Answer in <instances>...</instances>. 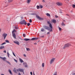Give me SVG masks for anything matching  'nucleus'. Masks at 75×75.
<instances>
[{
    "label": "nucleus",
    "instance_id": "9",
    "mask_svg": "<svg viewBox=\"0 0 75 75\" xmlns=\"http://www.w3.org/2000/svg\"><path fill=\"white\" fill-rule=\"evenodd\" d=\"M57 4L58 6H62V4L61 2H57Z\"/></svg>",
    "mask_w": 75,
    "mask_h": 75
},
{
    "label": "nucleus",
    "instance_id": "23",
    "mask_svg": "<svg viewBox=\"0 0 75 75\" xmlns=\"http://www.w3.org/2000/svg\"><path fill=\"white\" fill-rule=\"evenodd\" d=\"M20 71L21 72H23V69H20Z\"/></svg>",
    "mask_w": 75,
    "mask_h": 75
},
{
    "label": "nucleus",
    "instance_id": "15",
    "mask_svg": "<svg viewBox=\"0 0 75 75\" xmlns=\"http://www.w3.org/2000/svg\"><path fill=\"white\" fill-rule=\"evenodd\" d=\"M31 0H28L27 1V3L28 4H30L31 2Z\"/></svg>",
    "mask_w": 75,
    "mask_h": 75
},
{
    "label": "nucleus",
    "instance_id": "40",
    "mask_svg": "<svg viewBox=\"0 0 75 75\" xmlns=\"http://www.w3.org/2000/svg\"><path fill=\"white\" fill-rule=\"evenodd\" d=\"M14 59L15 61V62H16V63L17 62V60H16V59Z\"/></svg>",
    "mask_w": 75,
    "mask_h": 75
},
{
    "label": "nucleus",
    "instance_id": "11",
    "mask_svg": "<svg viewBox=\"0 0 75 75\" xmlns=\"http://www.w3.org/2000/svg\"><path fill=\"white\" fill-rule=\"evenodd\" d=\"M38 39V38H33L31 39V40H37Z\"/></svg>",
    "mask_w": 75,
    "mask_h": 75
},
{
    "label": "nucleus",
    "instance_id": "26",
    "mask_svg": "<svg viewBox=\"0 0 75 75\" xmlns=\"http://www.w3.org/2000/svg\"><path fill=\"white\" fill-rule=\"evenodd\" d=\"M62 26H64V25H65V24H64V23L63 22L62 23Z\"/></svg>",
    "mask_w": 75,
    "mask_h": 75
},
{
    "label": "nucleus",
    "instance_id": "2",
    "mask_svg": "<svg viewBox=\"0 0 75 75\" xmlns=\"http://www.w3.org/2000/svg\"><path fill=\"white\" fill-rule=\"evenodd\" d=\"M49 30L50 32H52V24H51L49 25Z\"/></svg>",
    "mask_w": 75,
    "mask_h": 75
},
{
    "label": "nucleus",
    "instance_id": "8",
    "mask_svg": "<svg viewBox=\"0 0 75 75\" xmlns=\"http://www.w3.org/2000/svg\"><path fill=\"white\" fill-rule=\"evenodd\" d=\"M54 60H55V59L54 58L52 59L50 61V64H52V63L54 62Z\"/></svg>",
    "mask_w": 75,
    "mask_h": 75
},
{
    "label": "nucleus",
    "instance_id": "29",
    "mask_svg": "<svg viewBox=\"0 0 75 75\" xmlns=\"http://www.w3.org/2000/svg\"><path fill=\"white\" fill-rule=\"evenodd\" d=\"M26 50H27V51H30V50H30V49L28 48H26Z\"/></svg>",
    "mask_w": 75,
    "mask_h": 75
},
{
    "label": "nucleus",
    "instance_id": "50",
    "mask_svg": "<svg viewBox=\"0 0 75 75\" xmlns=\"http://www.w3.org/2000/svg\"><path fill=\"white\" fill-rule=\"evenodd\" d=\"M4 53H6V51L4 50Z\"/></svg>",
    "mask_w": 75,
    "mask_h": 75
},
{
    "label": "nucleus",
    "instance_id": "13",
    "mask_svg": "<svg viewBox=\"0 0 75 75\" xmlns=\"http://www.w3.org/2000/svg\"><path fill=\"white\" fill-rule=\"evenodd\" d=\"M52 21L53 23H54L55 24V23H56V20L53 19V20H52Z\"/></svg>",
    "mask_w": 75,
    "mask_h": 75
},
{
    "label": "nucleus",
    "instance_id": "7",
    "mask_svg": "<svg viewBox=\"0 0 75 75\" xmlns=\"http://www.w3.org/2000/svg\"><path fill=\"white\" fill-rule=\"evenodd\" d=\"M43 28H44L45 29L48 30H49L50 31L49 27L48 26H43Z\"/></svg>",
    "mask_w": 75,
    "mask_h": 75
},
{
    "label": "nucleus",
    "instance_id": "12",
    "mask_svg": "<svg viewBox=\"0 0 75 75\" xmlns=\"http://www.w3.org/2000/svg\"><path fill=\"white\" fill-rule=\"evenodd\" d=\"M13 34V37L14 38H16V34H15L14 33H12Z\"/></svg>",
    "mask_w": 75,
    "mask_h": 75
},
{
    "label": "nucleus",
    "instance_id": "59",
    "mask_svg": "<svg viewBox=\"0 0 75 75\" xmlns=\"http://www.w3.org/2000/svg\"><path fill=\"white\" fill-rule=\"evenodd\" d=\"M33 75H35V74H34V73H33Z\"/></svg>",
    "mask_w": 75,
    "mask_h": 75
},
{
    "label": "nucleus",
    "instance_id": "21",
    "mask_svg": "<svg viewBox=\"0 0 75 75\" xmlns=\"http://www.w3.org/2000/svg\"><path fill=\"white\" fill-rule=\"evenodd\" d=\"M15 28L16 30H17V29H18V26H15Z\"/></svg>",
    "mask_w": 75,
    "mask_h": 75
},
{
    "label": "nucleus",
    "instance_id": "5",
    "mask_svg": "<svg viewBox=\"0 0 75 75\" xmlns=\"http://www.w3.org/2000/svg\"><path fill=\"white\" fill-rule=\"evenodd\" d=\"M7 34H6L5 33H4L2 34V36L4 37V39H6V37L7 36Z\"/></svg>",
    "mask_w": 75,
    "mask_h": 75
},
{
    "label": "nucleus",
    "instance_id": "1",
    "mask_svg": "<svg viewBox=\"0 0 75 75\" xmlns=\"http://www.w3.org/2000/svg\"><path fill=\"white\" fill-rule=\"evenodd\" d=\"M20 24H24V25H27V22L25 20H23L20 22Z\"/></svg>",
    "mask_w": 75,
    "mask_h": 75
},
{
    "label": "nucleus",
    "instance_id": "57",
    "mask_svg": "<svg viewBox=\"0 0 75 75\" xmlns=\"http://www.w3.org/2000/svg\"><path fill=\"white\" fill-rule=\"evenodd\" d=\"M1 75H4V74H1Z\"/></svg>",
    "mask_w": 75,
    "mask_h": 75
},
{
    "label": "nucleus",
    "instance_id": "58",
    "mask_svg": "<svg viewBox=\"0 0 75 75\" xmlns=\"http://www.w3.org/2000/svg\"><path fill=\"white\" fill-rule=\"evenodd\" d=\"M23 74H24V71L23 72Z\"/></svg>",
    "mask_w": 75,
    "mask_h": 75
},
{
    "label": "nucleus",
    "instance_id": "45",
    "mask_svg": "<svg viewBox=\"0 0 75 75\" xmlns=\"http://www.w3.org/2000/svg\"><path fill=\"white\" fill-rule=\"evenodd\" d=\"M59 31H61V30L62 29L61 28H59Z\"/></svg>",
    "mask_w": 75,
    "mask_h": 75
},
{
    "label": "nucleus",
    "instance_id": "39",
    "mask_svg": "<svg viewBox=\"0 0 75 75\" xmlns=\"http://www.w3.org/2000/svg\"><path fill=\"white\" fill-rule=\"evenodd\" d=\"M12 1H13V0H9L8 2H12Z\"/></svg>",
    "mask_w": 75,
    "mask_h": 75
},
{
    "label": "nucleus",
    "instance_id": "28",
    "mask_svg": "<svg viewBox=\"0 0 75 75\" xmlns=\"http://www.w3.org/2000/svg\"><path fill=\"white\" fill-rule=\"evenodd\" d=\"M53 75H57V72H55L54 74H53Z\"/></svg>",
    "mask_w": 75,
    "mask_h": 75
},
{
    "label": "nucleus",
    "instance_id": "20",
    "mask_svg": "<svg viewBox=\"0 0 75 75\" xmlns=\"http://www.w3.org/2000/svg\"><path fill=\"white\" fill-rule=\"evenodd\" d=\"M10 74H11V75H13V74L12 73V72H11V70H9L8 71Z\"/></svg>",
    "mask_w": 75,
    "mask_h": 75
},
{
    "label": "nucleus",
    "instance_id": "31",
    "mask_svg": "<svg viewBox=\"0 0 75 75\" xmlns=\"http://www.w3.org/2000/svg\"><path fill=\"white\" fill-rule=\"evenodd\" d=\"M6 62H7V63H8V64H11L10 63V62H9L8 61H6Z\"/></svg>",
    "mask_w": 75,
    "mask_h": 75
},
{
    "label": "nucleus",
    "instance_id": "17",
    "mask_svg": "<svg viewBox=\"0 0 75 75\" xmlns=\"http://www.w3.org/2000/svg\"><path fill=\"white\" fill-rule=\"evenodd\" d=\"M4 48V46H2L0 47V50H2Z\"/></svg>",
    "mask_w": 75,
    "mask_h": 75
},
{
    "label": "nucleus",
    "instance_id": "35",
    "mask_svg": "<svg viewBox=\"0 0 75 75\" xmlns=\"http://www.w3.org/2000/svg\"><path fill=\"white\" fill-rule=\"evenodd\" d=\"M47 23H48V24H49V25H50V24H51V23H50V21H48V22H47Z\"/></svg>",
    "mask_w": 75,
    "mask_h": 75
},
{
    "label": "nucleus",
    "instance_id": "34",
    "mask_svg": "<svg viewBox=\"0 0 75 75\" xmlns=\"http://www.w3.org/2000/svg\"><path fill=\"white\" fill-rule=\"evenodd\" d=\"M42 67H44V63H43L42 64Z\"/></svg>",
    "mask_w": 75,
    "mask_h": 75
},
{
    "label": "nucleus",
    "instance_id": "33",
    "mask_svg": "<svg viewBox=\"0 0 75 75\" xmlns=\"http://www.w3.org/2000/svg\"><path fill=\"white\" fill-rule=\"evenodd\" d=\"M6 44V42H4V43H2L1 45H4V44Z\"/></svg>",
    "mask_w": 75,
    "mask_h": 75
},
{
    "label": "nucleus",
    "instance_id": "61",
    "mask_svg": "<svg viewBox=\"0 0 75 75\" xmlns=\"http://www.w3.org/2000/svg\"><path fill=\"white\" fill-rule=\"evenodd\" d=\"M21 65V64H20V65Z\"/></svg>",
    "mask_w": 75,
    "mask_h": 75
},
{
    "label": "nucleus",
    "instance_id": "51",
    "mask_svg": "<svg viewBox=\"0 0 75 75\" xmlns=\"http://www.w3.org/2000/svg\"><path fill=\"white\" fill-rule=\"evenodd\" d=\"M28 66L27 65H26L25 66V68H27V67Z\"/></svg>",
    "mask_w": 75,
    "mask_h": 75
},
{
    "label": "nucleus",
    "instance_id": "47",
    "mask_svg": "<svg viewBox=\"0 0 75 75\" xmlns=\"http://www.w3.org/2000/svg\"><path fill=\"white\" fill-rule=\"evenodd\" d=\"M23 65H25L27 64V63H23Z\"/></svg>",
    "mask_w": 75,
    "mask_h": 75
},
{
    "label": "nucleus",
    "instance_id": "55",
    "mask_svg": "<svg viewBox=\"0 0 75 75\" xmlns=\"http://www.w3.org/2000/svg\"><path fill=\"white\" fill-rule=\"evenodd\" d=\"M34 44H35V45H37V43H34Z\"/></svg>",
    "mask_w": 75,
    "mask_h": 75
},
{
    "label": "nucleus",
    "instance_id": "19",
    "mask_svg": "<svg viewBox=\"0 0 75 75\" xmlns=\"http://www.w3.org/2000/svg\"><path fill=\"white\" fill-rule=\"evenodd\" d=\"M46 16H49V17H51V15H50V14L49 13H47L46 14Z\"/></svg>",
    "mask_w": 75,
    "mask_h": 75
},
{
    "label": "nucleus",
    "instance_id": "6",
    "mask_svg": "<svg viewBox=\"0 0 75 75\" xmlns=\"http://www.w3.org/2000/svg\"><path fill=\"white\" fill-rule=\"evenodd\" d=\"M0 58L1 59H2L4 61H6V59H7V58H6V57H1L0 56Z\"/></svg>",
    "mask_w": 75,
    "mask_h": 75
},
{
    "label": "nucleus",
    "instance_id": "49",
    "mask_svg": "<svg viewBox=\"0 0 75 75\" xmlns=\"http://www.w3.org/2000/svg\"><path fill=\"white\" fill-rule=\"evenodd\" d=\"M30 74L31 75H33V73L32 72H30Z\"/></svg>",
    "mask_w": 75,
    "mask_h": 75
},
{
    "label": "nucleus",
    "instance_id": "32",
    "mask_svg": "<svg viewBox=\"0 0 75 75\" xmlns=\"http://www.w3.org/2000/svg\"><path fill=\"white\" fill-rule=\"evenodd\" d=\"M40 7L41 8H42L43 6L42 5H40Z\"/></svg>",
    "mask_w": 75,
    "mask_h": 75
},
{
    "label": "nucleus",
    "instance_id": "14",
    "mask_svg": "<svg viewBox=\"0 0 75 75\" xmlns=\"http://www.w3.org/2000/svg\"><path fill=\"white\" fill-rule=\"evenodd\" d=\"M19 59L20 60V62L21 63H23V62H24V61H23V59H22L20 58Z\"/></svg>",
    "mask_w": 75,
    "mask_h": 75
},
{
    "label": "nucleus",
    "instance_id": "43",
    "mask_svg": "<svg viewBox=\"0 0 75 75\" xmlns=\"http://www.w3.org/2000/svg\"><path fill=\"white\" fill-rule=\"evenodd\" d=\"M13 55L14 56V57H16V55H15V54L14 53V52H13Z\"/></svg>",
    "mask_w": 75,
    "mask_h": 75
},
{
    "label": "nucleus",
    "instance_id": "10",
    "mask_svg": "<svg viewBox=\"0 0 75 75\" xmlns=\"http://www.w3.org/2000/svg\"><path fill=\"white\" fill-rule=\"evenodd\" d=\"M13 42L16 44H17L18 45H20V42H19L18 41H14Z\"/></svg>",
    "mask_w": 75,
    "mask_h": 75
},
{
    "label": "nucleus",
    "instance_id": "41",
    "mask_svg": "<svg viewBox=\"0 0 75 75\" xmlns=\"http://www.w3.org/2000/svg\"><path fill=\"white\" fill-rule=\"evenodd\" d=\"M30 23H32V21L31 20V19H30L29 21Z\"/></svg>",
    "mask_w": 75,
    "mask_h": 75
},
{
    "label": "nucleus",
    "instance_id": "53",
    "mask_svg": "<svg viewBox=\"0 0 75 75\" xmlns=\"http://www.w3.org/2000/svg\"><path fill=\"white\" fill-rule=\"evenodd\" d=\"M55 17H56V18H58V16H57L56 15V16H55Z\"/></svg>",
    "mask_w": 75,
    "mask_h": 75
},
{
    "label": "nucleus",
    "instance_id": "46",
    "mask_svg": "<svg viewBox=\"0 0 75 75\" xmlns=\"http://www.w3.org/2000/svg\"><path fill=\"white\" fill-rule=\"evenodd\" d=\"M23 56L24 57H26L27 56H26V55L25 54H23Z\"/></svg>",
    "mask_w": 75,
    "mask_h": 75
},
{
    "label": "nucleus",
    "instance_id": "42",
    "mask_svg": "<svg viewBox=\"0 0 75 75\" xmlns=\"http://www.w3.org/2000/svg\"><path fill=\"white\" fill-rule=\"evenodd\" d=\"M23 37H25V34H23Z\"/></svg>",
    "mask_w": 75,
    "mask_h": 75
},
{
    "label": "nucleus",
    "instance_id": "4",
    "mask_svg": "<svg viewBox=\"0 0 75 75\" xmlns=\"http://www.w3.org/2000/svg\"><path fill=\"white\" fill-rule=\"evenodd\" d=\"M36 17L38 19V20H44L43 18H40L38 16L36 15Z\"/></svg>",
    "mask_w": 75,
    "mask_h": 75
},
{
    "label": "nucleus",
    "instance_id": "16",
    "mask_svg": "<svg viewBox=\"0 0 75 75\" xmlns=\"http://www.w3.org/2000/svg\"><path fill=\"white\" fill-rule=\"evenodd\" d=\"M16 30L15 29H13V30L12 31V34H13V33H16Z\"/></svg>",
    "mask_w": 75,
    "mask_h": 75
},
{
    "label": "nucleus",
    "instance_id": "44",
    "mask_svg": "<svg viewBox=\"0 0 75 75\" xmlns=\"http://www.w3.org/2000/svg\"><path fill=\"white\" fill-rule=\"evenodd\" d=\"M13 71H14V72H15V73L17 72V71H16L15 69L13 70Z\"/></svg>",
    "mask_w": 75,
    "mask_h": 75
},
{
    "label": "nucleus",
    "instance_id": "56",
    "mask_svg": "<svg viewBox=\"0 0 75 75\" xmlns=\"http://www.w3.org/2000/svg\"><path fill=\"white\" fill-rule=\"evenodd\" d=\"M23 17H21V18L22 19H23Z\"/></svg>",
    "mask_w": 75,
    "mask_h": 75
},
{
    "label": "nucleus",
    "instance_id": "54",
    "mask_svg": "<svg viewBox=\"0 0 75 75\" xmlns=\"http://www.w3.org/2000/svg\"><path fill=\"white\" fill-rule=\"evenodd\" d=\"M50 34V32H47V34Z\"/></svg>",
    "mask_w": 75,
    "mask_h": 75
},
{
    "label": "nucleus",
    "instance_id": "60",
    "mask_svg": "<svg viewBox=\"0 0 75 75\" xmlns=\"http://www.w3.org/2000/svg\"><path fill=\"white\" fill-rule=\"evenodd\" d=\"M41 37H44V36H41Z\"/></svg>",
    "mask_w": 75,
    "mask_h": 75
},
{
    "label": "nucleus",
    "instance_id": "22",
    "mask_svg": "<svg viewBox=\"0 0 75 75\" xmlns=\"http://www.w3.org/2000/svg\"><path fill=\"white\" fill-rule=\"evenodd\" d=\"M45 31V30L43 28H42L41 29V31L42 32H44Z\"/></svg>",
    "mask_w": 75,
    "mask_h": 75
},
{
    "label": "nucleus",
    "instance_id": "36",
    "mask_svg": "<svg viewBox=\"0 0 75 75\" xmlns=\"http://www.w3.org/2000/svg\"><path fill=\"white\" fill-rule=\"evenodd\" d=\"M72 6H73V8H75V5H74V4H73L72 5Z\"/></svg>",
    "mask_w": 75,
    "mask_h": 75
},
{
    "label": "nucleus",
    "instance_id": "3",
    "mask_svg": "<svg viewBox=\"0 0 75 75\" xmlns=\"http://www.w3.org/2000/svg\"><path fill=\"white\" fill-rule=\"evenodd\" d=\"M71 45L69 44V43H68L65 45L64 46V47L63 48L64 49H65L66 48H67L69 47V46H70Z\"/></svg>",
    "mask_w": 75,
    "mask_h": 75
},
{
    "label": "nucleus",
    "instance_id": "38",
    "mask_svg": "<svg viewBox=\"0 0 75 75\" xmlns=\"http://www.w3.org/2000/svg\"><path fill=\"white\" fill-rule=\"evenodd\" d=\"M16 71H17V72H18L19 71H20V69H17L16 70Z\"/></svg>",
    "mask_w": 75,
    "mask_h": 75
},
{
    "label": "nucleus",
    "instance_id": "30",
    "mask_svg": "<svg viewBox=\"0 0 75 75\" xmlns=\"http://www.w3.org/2000/svg\"><path fill=\"white\" fill-rule=\"evenodd\" d=\"M37 9H39L40 8V6H37Z\"/></svg>",
    "mask_w": 75,
    "mask_h": 75
},
{
    "label": "nucleus",
    "instance_id": "24",
    "mask_svg": "<svg viewBox=\"0 0 75 75\" xmlns=\"http://www.w3.org/2000/svg\"><path fill=\"white\" fill-rule=\"evenodd\" d=\"M31 15H36V13H32L30 14Z\"/></svg>",
    "mask_w": 75,
    "mask_h": 75
},
{
    "label": "nucleus",
    "instance_id": "62",
    "mask_svg": "<svg viewBox=\"0 0 75 75\" xmlns=\"http://www.w3.org/2000/svg\"><path fill=\"white\" fill-rule=\"evenodd\" d=\"M6 7H7V6H6Z\"/></svg>",
    "mask_w": 75,
    "mask_h": 75
},
{
    "label": "nucleus",
    "instance_id": "52",
    "mask_svg": "<svg viewBox=\"0 0 75 75\" xmlns=\"http://www.w3.org/2000/svg\"><path fill=\"white\" fill-rule=\"evenodd\" d=\"M18 74V75H21V74H20V72H19Z\"/></svg>",
    "mask_w": 75,
    "mask_h": 75
},
{
    "label": "nucleus",
    "instance_id": "37",
    "mask_svg": "<svg viewBox=\"0 0 75 75\" xmlns=\"http://www.w3.org/2000/svg\"><path fill=\"white\" fill-rule=\"evenodd\" d=\"M30 23H28L27 24L28 26H30Z\"/></svg>",
    "mask_w": 75,
    "mask_h": 75
},
{
    "label": "nucleus",
    "instance_id": "25",
    "mask_svg": "<svg viewBox=\"0 0 75 75\" xmlns=\"http://www.w3.org/2000/svg\"><path fill=\"white\" fill-rule=\"evenodd\" d=\"M5 42H7V43H9V41L8 40H5Z\"/></svg>",
    "mask_w": 75,
    "mask_h": 75
},
{
    "label": "nucleus",
    "instance_id": "18",
    "mask_svg": "<svg viewBox=\"0 0 75 75\" xmlns=\"http://www.w3.org/2000/svg\"><path fill=\"white\" fill-rule=\"evenodd\" d=\"M24 40L25 41H29L30 40V39H28V38H25L24 39Z\"/></svg>",
    "mask_w": 75,
    "mask_h": 75
},
{
    "label": "nucleus",
    "instance_id": "27",
    "mask_svg": "<svg viewBox=\"0 0 75 75\" xmlns=\"http://www.w3.org/2000/svg\"><path fill=\"white\" fill-rule=\"evenodd\" d=\"M7 55L8 56V58H9V55H10V54H9V53H8V52H7Z\"/></svg>",
    "mask_w": 75,
    "mask_h": 75
},
{
    "label": "nucleus",
    "instance_id": "48",
    "mask_svg": "<svg viewBox=\"0 0 75 75\" xmlns=\"http://www.w3.org/2000/svg\"><path fill=\"white\" fill-rule=\"evenodd\" d=\"M42 1L43 3L45 2V0H42Z\"/></svg>",
    "mask_w": 75,
    "mask_h": 75
}]
</instances>
